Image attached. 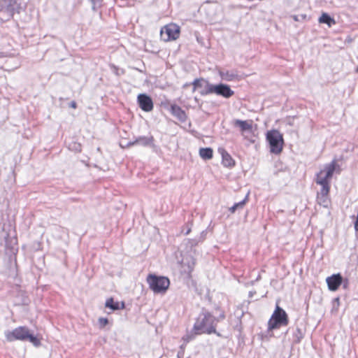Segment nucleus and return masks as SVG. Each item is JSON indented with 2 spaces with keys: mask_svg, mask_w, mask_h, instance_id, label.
I'll return each instance as SVG.
<instances>
[{
  "mask_svg": "<svg viewBox=\"0 0 358 358\" xmlns=\"http://www.w3.org/2000/svg\"><path fill=\"white\" fill-rule=\"evenodd\" d=\"M23 9L21 0H0V12L4 13L8 20Z\"/></svg>",
  "mask_w": 358,
  "mask_h": 358,
  "instance_id": "obj_6",
  "label": "nucleus"
},
{
  "mask_svg": "<svg viewBox=\"0 0 358 358\" xmlns=\"http://www.w3.org/2000/svg\"><path fill=\"white\" fill-rule=\"evenodd\" d=\"M218 74L222 80L227 82L238 80V71L236 70L229 71L225 69H220L218 71Z\"/></svg>",
  "mask_w": 358,
  "mask_h": 358,
  "instance_id": "obj_14",
  "label": "nucleus"
},
{
  "mask_svg": "<svg viewBox=\"0 0 358 358\" xmlns=\"http://www.w3.org/2000/svg\"><path fill=\"white\" fill-rule=\"evenodd\" d=\"M185 350V346H184V345H182L180 346V350Z\"/></svg>",
  "mask_w": 358,
  "mask_h": 358,
  "instance_id": "obj_37",
  "label": "nucleus"
},
{
  "mask_svg": "<svg viewBox=\"0 0 358 358\" xmlns=\"http://www.w3.org/2000/svg\"><path fill=\"white\" fill-rule=\"evenodd\" d=\"M318 21L321 24H327L329 27H331L336 24L335 20L327 13H323L319 17Z\"/></svg>",
  "mask_w": 358,
  "mask_h": 358,
  "instance_id": "obj_19",
  "label": "nucleus"
},
{
  "mask_svg": "<svg viewBox=\"0 0 358 358\" xmlns=\"http://www.w3.org/2000/svg\"><path fill=\"white\" fill-rule=\"evenodd\" d=\"M234 126L239 127L243 133L245 131H252V120H235Z\"/></svg>",
  "mask_w": 358,
  "mask_h": 358,
  "instance_id": "obj_17",
  "label": "nucleus"
},
{
  "mask_svg": "<svg viewBox=\"0 0 358 358\" xmlns=\"http://www.w3.org/2000/svg\"><path fill=\"white\" fill-rule=\"evenodd\" d=\"M196 262L193 257L187 256L185 257L180 263V273L182 275H185L187 278L189 279L192 278V273L194 271Z\"/></svg>",
  "mask_w": 358,
  "mask_h": 358,
  "instance_id": "obj_9",
  "label": "nucleus"
},
{
  "mask_svg": "<svg viewBox=\"0 0 358 358\" xmlns=\"http://www.w3.org/2000/svg\"><path fill=\"white\" fill-rule=\"evenodd\" d=\"M266 138L269 145L270 152L275 155L280 154L284 145L282 134L277 129H272L267 131Z\"/></svg>",
  "mask_w": 358,
  "mask_h": 358,
  "instance_id": "obj_5",
  "label": "nucleus"
},
{
  "mask_svg": "<svg viewBox=\"0 0 358 358\" xmlns=\"http://www.w3.org/2000/svg\"><path fill=\"white\" fill-rule=\"evenodd\" d=\"M217 322L218 319H216L210 313L203 310L196 320L193 326V331L194 334H216L220 336L215 329Z\"/></svg>",
  "mask_w": 358,
  "mask_h": 358,
  "instance_id": "obj_1",
  "label": "nucleus"
},
{
  "mask_svg": "<svg viewBox=\"0 0 358 358\" xmlns=\"http://www.w3.org/2000/svg\"><path fill=\"white\" fill-rule=\"evenodd\" d=\"M207 80L203 78H196L192 83L191 85H193V90L192 91L193 92H195L197 89L199 88H202L203 87H204L205 84H206V82Z\"/></svg>",
  "mask_w": 358,
  "mask_h": 358,
  "instance_id": "obj_22",
  "label": "nucleus"
},
{
  "mask_svg": "<svg viewBox=\"0 0 358 358\" xmlns=\"http://www.w3.org/2000/svg\"><path fill=\"white\" fill-rule=\"evenodd\" d=\"M320 185L322 186L321 191H320L322 198L320 199H322V202L325 203L327 201V196L329 194V192L330 190L329 183Z\"/></svg>",
  "mask_w": 358,
  "mask_h": 358,
  "instance_id": "obj_23",
  "label": "nucleus"
},
{
  "mask_svg": "<svg viewBox=\"0 0 358 358\" xmlns=\"http://www.w3.org/2000/svg\"><path fill=\"white\" fill-rule=\"evenodd\" d=\"M207 93H213L223 98L229 99L234 94V91L231 89L229 85L219 83L214 85H209Z\"/></svg>",
  "mask_w": 358,
  "mask_h": 358,
  "instance_id": "obj_8",
  "label": "nucleus"
},
{
  "mask_svg": "<svg viewBox=\"0 0 358 358\" xmlns=\"http://www.w3.org/2000/svg\"><path fill=\"white\" fill-rule=\"evenodd\" d=\"M289 323V318L284 309L276 305L270 320L268 322V329L273 330L280 327L287 326Z\"/></svg>",
  "mask_w": 358,
  "mask_h": 358,
  "instance_id": "obj_4",
  "label": "nucleus"
},
{
  "mask_svg": "<svg viewBox=\"0 0 358 358\" xmlns=\"http://www.w3.org/2000/svg\"><path fill=\"white\" fill-rule=\"evenodd\" d=\"M183 355H184V350L178 351V358H180V357H183Z\"/></svg>",
  "mask_w": 358,
  "mask_h": 358,
  "instance_id": "obj_35",
  "label": "nucleus"
},
{
  "mask_svg": "<svg viewBox=\"0 0 358 358\" xmlns=\"http://www.w3.org/2000/svg\"><path fill=\"white\" fill-rule=\"evenodd\" d=\"M154 142V138L152 136H140L133 141H129L127 143V146H133L136 145H141L143 147L152 146Z\"/></svg>",
  "mask_w": 358,
  "mask_h": 358,
  "instance_id": "obj_13",
  "label": "nucleus"
},
{
  "mask_svg": "<svg viewBox=\"0 0 358 358\" xmlns=\"http://www.w3.org/2000/svg\"><path fill=\"white\" fill-rule=\"evenodd\" d=\"M206 231H203L199 237L197 238L201 242L203 241L204 239L206 238Z\"/></svg>",
  "mask_w": 358,
  "mask_h": 358,
  "instance_id": "obj_30",
  "label": "nucleus"
},
{
  "mask_svg": "<svg viewBox=\"0 0 358 358\" xmlns=\"http://www.w3.org/2000/svg\"><path fill=\"white\" fill-rule=\"evenodd\" d=\"M108 323V320L106 317H100L99 319V324L101 327H105Z\"/></svg>",
  "mask_w": 358,
  "mask_h": 358,
  "instance_id": "obj_29",
  "label": "nucleus"
},
{
  "mask_svg": "<svg viewBox=\"0 0 358 358\" xmlns=\"http://www.w3.org/2000/svg\"><path fill=\"white\" fill-rule=\"evenodd\" d=\"M5 337L8 342L28 340L34 346H39L41 345L40 340L33 334H31L28 327L25 326L18 327L13 331H6L5 333Z\"/></svg>",
  "mask_w": 358,
  "mask_h": 358,
  "instance_id": "obj_2",
  "label": "nucleus"
},
{
  "mask_svg": "<svg viewBox=\"0 0 358 358\" xmlns=\"http://www.w3.org/2000/svg\"><path fill=\"white\" fill-rule=\"evenodd\" d=\"M224 317H225V315H224V313H222V314L220 315V319H224Z\"/></svg>",
  "mask_w": 358,
  "mask_h": 358,
  "instance_id": "obj_36",
  "label": "nucleus"
},
{
  "mask_svg": "<svg viewBox=\"0 0 358 358\" xmlns=\"http://www.w3.org/2000/svg\"><path fill=\"white\" fill-rule=\"evenodd\" d=\"M209 85H214L213 84L210 83L208 80L206 82V84L204 87L201 88V90L199 91V93L201 96H206L208 94H211L212 93H207L208 87Z\"/></svg>",
  "mask_w": 358,
  "mask_h": 358,
  "instance_id": "obj_25",
  "label": "nucleus"
},
{
  "mask_svg": "<svg viewBox=\"0 0 358 358\" xmlns=\"http://www.w3.org/2000/svg\"><path fill=\"white\" fill-rule=\"evenodd\" d=\"M357 71H358V65H357Z\"/></svg>",
  "mask_w": 358,
  "mask_h": 358,
  "instance_id": "obj_38",
  "label": "nucleus"
},
{
  "mask_svg": "<svg viewBox=\"0 0 358 358\" xmlns=\"http://www.w3.org/2000/svg\"><path fill=\"white\" fill-rule=\"evenodd\" d=\"M110 66V69L113 70V73L116 76H119L122 75V74L124 73V69H119L117 66H116L114 64H111Z\"/></svg>",
  "mask_w": 358,
  "mask_h": 358,
  "instance_id": "obj_28",
  "label": "nucleus"
},
{
  "mask_svg": "<svg viewBox=\"0 0 358 358\" xmlns=\"http://www.w3.org/2000/svg\"><path fill=\"white\" fill-rule=\"evenodd\" d=\"M189 242L191 243V246H195V245H198V243L201 241L196 238L189 240Z\"/></svg>",
  "mask_w": 358,
  "mask_h": 358,
  "instance_id": "obj_31",
  "label": "nucleus"
},
{
  "mask_svg": "<svg viewBox=\"0 0 358 358\" xmlns=\"http://www.w3.org/2000/svg\"><path fill=\"white\" fill-rule=\"evenodd\" d=\"M336 168V162L334 160L330 164H327L323 170H321L316 175V183L324 185L329 183V180L332 178Z\"/></svg>",
  "mask_w": 358,
  "mask_h": 358,
  "instance_id": "obj_7",
  "label": "nucleus"
},
{
  "mask_svg": "<svg viewBox=\"0 0 358 358\" xmlns=\"http://www.w3.org/2000/svg\"><path fill=\"white\" fill-rule=\"evenodd\" d=\"M343 286L344 288H347L348 286V280L345 279V280H343Z\"/></svg>",
  "mask_w": 358,
  "mask_h": 358,
  "instance_id": "obj_34",
  "label": "nucleus"
},
{
  "mask_svg": "<svg viewBox=\"0 0 358 358\" xmlns=\"http://www.w3.org/2000/svg\"><path fill=\"white\" fill-rule=\"evenodd\" d=\"M304 334L303 331L297 327L295 331L293 334L294 341L296 343H299L301 342V339L303 338Z\"/></svg>",
  "mask_w": 358,
  "mask_h": 358,
  "instance_id": "obj_24",
  "label": "nucleus"
},
{
  "mask_svg": "<svg viewBox=\"0 0 358 358\" xmlns=\"http://www.w3.org/2000/svg\"><path fill=\"white\" fill-rule=\"evenodd\" d=\"M329 290L336 291L343 283V277L341 273L333 274L326 279Z\"/></svg>",
  "mask_w": 358,
  "mask_h": 358,
  "instance_id": "obj_12",
  "label": "nucleus"
},
{
  "mask_svg": "<svg viewBox=\"0 0 358 358\" xmlns=\"http://www.w3.org/2000/svg\"><path fill=\"white\" fill-rule=\"evenodd\" d=\"M146 281L149 288L155 294H164L170 286V280L168 277L150 273L147 276Z\"/></svg>",
  "mask_w": 358,
  "mask_h": 358,
  "instance_id": "obj_3",
  "label": "nucleus"
},
{
  "mask_svg": "<svg viewBox=\"0 0 358 358\" xmlns=\"http://www.w3.org/2000/svg\"><path fill=\"white\" fill-rule=\"evenodd\" d=\"M248 196H249V193H248L246 194V196H245V198L242 201H239L238 203H235L231 207H230L229 208V211L231 214H233L237 210H242L244 206L245 205V203L248 201Z\"/></svg>",
  "mask_w": 358,
  "mask_h": 358,
  "instance_id": "obj_20",
  "label": "nucleus"
},
{
  "mask_svg": "<svg viewBox=\"0 0 358 358\" xmlns=\"http://www.w3.org/2000/svg\"><path fill=\"white\" fill-rule=\"evenodd\" d=\"M164 34L167 36L166 41L176 40L179 37L180 28L174 24L166 25L161 30V36Z\"/></svg>",
  "mask_w": 358,
  "mask_h": 358,
  "instance_id": "obj_10",
  "label": "nucleus"
},
{
  "mask_svg": "<svg viewBox=\"0 0 358 358\" xmlns=\"http://www.w3.org/2000/svg\"><path fill=\"white\" fill-rule=\"evenodd\" d=\"M139 107L145 112L152 110L154 104L152 98L146 94H140L137 97Z\"/></svg>",
  "mask_w": 358,
  "mask_h": 358,
  "instance_id": "obj_11",
  "label": "nucleus"
},
{
  "mask_svg": "<svg viewBox=\"0 0 358 358\" xmlns=\"http://www.w3.org/2000/svg\"><path fill=\"white\" fill-rule=\"evenodd\" d=\"M69 107L71 108H77V103L75 101H72L70 103H69Z\"/></svg>",
  "mask_w": 358,
  "mask_h": 358,
  "instance_id": "obj_32",
  "label": "nucleus"
},
{
  "mask_svg": "<svg viewBox=\"0 0 358 358\" xmlns=\"http://www.w3.org/2000/svg\"><path fill=\"white\" fill-rule=\"evenodd\" d=\"M220 152L222 155V164L224 166L231 168L235 166V161L224 149L220 150Z\"/></svg>",
  "mask_w": 358,
  "mask_h": 358,
  "instance_id": "obj_16",
  "label": "nucleus"
},
{
  "mask_svg": "<svg viewBox=\"0 0 358 358\" xmlns=\"http://www.w3.org/2000/svg\"><path fill=\"white\" fill-rule=\"evenodd\" d=\"M2 57L1 53H0V57Z\"/></svg>",
  "mask_w": 358,
  "mask_h": 358,
  "instance_id": "obj_39",
  "label": "nucleus"
},
{
  "mask_svg": "<svg viewBox=\"0 0 358 358\" xmlns=\"http://www.w3.org/2000/svg\"><path fill=\"white\" fill-rule=\"evenodd\" d=\"M105 306L106 308H110L112 310H118L124 309L125 307V304L124 301H122L121 303L118 301H115L111 297L106 300Z\"/></svg>",
  "mask_w": 358,
  "mask_h": 358,
  "instance_id": "obj_18",
  "label": "nucleus"
},
{
  "mask_svg": "<svg viewBox=\"0 0 358 358\" xmlns=\"http://www.w3.org/2000/svg\"><path fill=\"white\" fill-rule=\"evenodd\" d=\"M190 231H191V226H189V224H187L186 231L184 232V234L185 235H188L190 233Z\"/></svg>",
  "mask_w": 358,
  "mask_h": 358,
  "instance_id": "obj_33",
  "label": "nucleus"
},
{
  "mask_svg": "<svg viewBox=\"0 0 358 358\" xmlns=\"http://www.w3.org/2000/svg\"><path fill=\"white\" fill-rule=\"evenodd\" d=\"M196 334H194V331H193V329L192 330L191 332L189 333H187V334H185L183 337H182V340L184 341L185 343H189V341H192L193 339H194L195 338V336Z\"/></svg>",
  "mask_w": 358,
  "mask_h": 358,
  "instance_id": "obj_26",
  "label": "nucleus"
},
{
  "mask_svg": "<svg viewBox=\"0 0 358 358\" xmlns=\"http://www.w3.org/2000/svg\"><path fill=\"white\" fill-rule=\"evenodd\" d=\"M199 155L204 160L210 159L213 156V150L211 148H201L199 150Z\"/></svg>",
  "mask_w": 358,
  "mask_h": 358,
  "instance_id": "obj_21",
  "label": "nucleus"
},
{
  "mask_svg": "<svg viewBox=\"0 0 358 358\" xmlns=\"http://www.w3.org/2000/svg\"><path fill=\"white\" fill-rule=\"evenodd\" d=\"M92 5V8L96 11L101 6L102 0H88Z\"/></svg>",
  "mask_w": 358,
  "mask_h": 358,
  "instance_id": "obj_27",
  "label": "nucleus"
},
{
  "mask_svg": "<svg viewBox=\"0 0 358 358\" xmlns=\"http://www.w3.org/2000/svg\"><path fill=\"white\" fill-rule=\"evenodd\" d=\"M171 113L181 122H185L187 120V115L181 107L176 104H172L170 107Z\"/></svg>",
  "mask_w": 358,
  "mask_h": 358,
  "instance_id": "obj_15",
  "label": "nucleus"
}]
</instances>
